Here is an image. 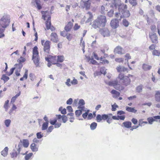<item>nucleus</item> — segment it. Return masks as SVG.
I'll return each mask as SVG.
<instances>
[{
  "label": "nucleus",
  "mask_w": 160,
  "mask_h": 160,
  "mask_svg": "<svg viewBox=\"0 0 160 160\" xmlns=\"http://www.w3.org/2000/svg\"><path fill=\"white\" fill-rule=\"evenodd\" d=\"M88 61H90V63L93 64H97V62L95 61V60H94L93 59V58H88Z\"/></svg>",
  "instance_id": "79ce46f5"
},
{
  "label": "nucleus",
  "mask_w": 160,
  "mask_h": 160,
  "mask_svg": "<svg viewBox=\"0 0 160 160\" xmlns=\"http://www.w3.org/2000/svg\"><path fill=\"white\" fill-rule=\"evenodd\" d=\"M80 28V26L78 25L77 24H76L73 27V29L74 30H77Z\"/></svg>",
  "instance_id": "338daca9"
},
{
  "label": "nucleus",
  "mask_w": 160,
  "mask_h": 160,
  "mask_svg": "<svg viewBox=\"0 0 160 160\" xmlns=\"http://www.w3.org/2000/svg\"><path fill=\"white\" fill-rule=\"evenodd\" d=\"M152 54L153 56L159 57L160 56V51L159 50L154 49L152 51Z\"/></svg>",
  "instance_id": "7c9ffc66"
},
{
  "label": "nucleus",
  "mask_w": 160,
  "mask_h": 160,
  "mask_svg": "<svg viewBox=\"0 0 160 160\" xmlns=\"http://www.w3.org/2000/svg\"><path fill=\"white\" fill-rule=\"evenodd\" d=\"M112 110L114 111L116 110V108L118 107V106L115 103L113 105H112Z\"/></svg>",
  "instance_id": "5fc2aeb1"
},
{
  "label": "nucleus",
  "mask_w": 160,
  "mask_h": 160,
  "mask_svg": "<svg viewBox=\"0 0 160 160\" xmlns=\"http://www.w3.org/2000/svg\"><path fill=\"white\" fill-rule=\"evenodd\" d=\"M149 36L152 43L156 44L158 43V38L155 33H150Z\"/></svg>",
  "instance_id": "6e6552de"
},
{
  "label": "nucleus",
  "mask_w": 160,
  "mask_h": 160,
  "mask_svg": "<svg viewBox=\"0 0 160 160\" xmlns=\"http://www.w3.org/2000/svg\"><path fill=\"white\" fill-rule=\"evenodd\" d=\"M122 24L126 27L128 26L129 25L128 22L125 19H124L122 20Z\"/></svg>",
  "instance_id": "a18cd8bd"
},
{
  "label": "nucleus",
  "mask_w": 160,
  "mask_h": 160,
  "mask_svg": "<svg viewBox=\"0 0 160 160\" xmlns=\"http://www.w3.org/2000/svg\"><path fill=\"white\" fill-rule=\"evenodd\" d=\"M129 2L133 6H135L137 4V0H128Z\"/></svg>",
  "instance_id": "c9c22d12"
},
{
  "label": "nucleus",
  "mask_w": 160,
  "mask_h": 160,
  "mask_svg": "<svg viewBox=\"0 0 160 160\" xmlns=\"http://www.w3.org/2000/svg\"><path fill=\"white\" fill-rule=\"evenodd\" d=\"M41 132H38L37 133V137L38 138L40 139L42 137L43 135L41 134Z\"/></svg>",
  "instance_id": "052dcab7"
},
{
  "label": "nucleus",
  "mask_w": 160,
  "mask_h": 160,
  "mask_svg": "<svg viewBox=\"0 0 160 160\" xmlns=\"http://www.w3.org/2000/svg\"><path fill=\"white\" fill-rule=\"evenodd\" d=\"M81 3L83 4V6H82V7L84 8H85L86 10L89 8L90 6V3L89 0H81Z\"/></svg>",
  "instance_id": "9d476101"
},
{
  "label": "nucleus",
  "mask_w": 160,
  "mask_h": 160,
  "mask_svg": "<svg viewBox=\"0 0 160 160\" xmlns=\"http://www.w3.org/2000/svg\"><path fill=\"white\" fill-rule=\"evenodd\" d=\"M87 15L88 16V20L86 21V22H89L91 21V19L93 17V16L92 13L89 12H88L87 13Z\"/></svg>",
  "instance_id": "cd10ccee"
},
{
  "label": "nucleus",
  "mask_w": 160,
  "mask_h": 160,
  "mask_svg": "<svg viewBox=\"0 0 160 160\" xmlns=\"http://www.w3.org/2000/svg\"><path fill=\"white\" fill-rule=\"evenodd\" d=\"M107 6L106 5H105V6H102L101 7V11L102 13H104L106 11H107Z\"/></svg>",
  "instance_id": "c03bdc74"
},
{
  "label": "nucleus",
  "mask_w": 160,
  "mask_h": 160,
  "mask_svg": "<svg viewBox=\"0 0 160 160\" xmlns=\"http://www.w3.org/2000/svg\"><path fill=\"white\" fill-rule=\"evenodd\" d=\"M123 59L122 58H117L115 59V60L116 62H122L123 61Z\"/></svg>",
  "instance_id": "e2e57ef3"
},
{
  "label": "nucleus",
  "mask_w": 160,
  "mask_h": 160,
  "mask_svg": "<svg viewBox=\"0 0 160 160\" xmlns=\"http://www.w3.org/2000/svg\"><path fill=\"white\" fill-rule=\"evenodd\" d=\"M118 78L122 81V84L124 85L127 86L129 85L130 83L131 80L129 78V77L124 76L122 73H120Z\"/></svg>",
  "instance_id": "20e7f679"
},
{
  "label": "nucleus",
  "mask_w": 160,
  "mask_h": 160,
  "mask_svg": "<svg viewBox=\"0 0 160 160\" xmlns=\"http://www.w3.org/2000/svg\"><path fill=\"white\" fill-rule=\"evenodd\" d=\"M21 94V92H20L18 93L15 96L13 97L11 99V102H14L15 101L16 99V98L19 96Z\"/></svg>",
  "instance_id": "4c0bfd02"
},
{
  "label": "nucleus",
  "mask_w": 160,
  "mask_h": 160,
  "mask_svg": "<svg viewBox=\"0 0 160 160\" xmlns=\"http://www.w3.org/2000/svg\"><path fill=\"white\" fill-rule=\"evenodd\" d=\"M157 28L158 31V33L160 36V22H158Z\"/></svg>",
  "instance_id": "0e129e2a"
},
{
  "label": "nucleus",
  "mask_w": 160,
  "mask_h": 160,
  "mask_svg": "<svg viewBox=\"0 0 160 160\" xmlns=\"http://www.w3.org/2000/svg\"><path fill=\"white\" fill-rule=\"evenodd\" d=\"M155 99L157 101L160 102V92L157 91L155 95Z\"/></svg>",
  "instance_id": "2f4dec72"
},
{
  "label": "nucleus",
  "mask_w": 160,
  "mask_h": 160,
  "mask_svg": "<svg viewBox=\"0 0 160 160\" xmlns=\"http://www.w3.org/2000/svg\"><path fill=\"white\" fill-rule=\"evenodd\" d=\"M102 120H105L108 119L109 118V116L108 115L106 114H102Z\"/></svg>",
  "instance_id": "6e6d98bb"
},
{
  "label": "nucleus",
  "mask_w": 160,
  "mask_h": 160,
  "mask_svg": "<svg viewBox=\"0 0 160 160\" xmlns=\"http://www.w3.org/2000/svg\"><path fill=\"white\" fill-rule=\"evenodd\" d=\"M50 40L53 42L57 43L58 41V36L56 33L52 32L50 35Z\"/></svg>",
  "instance_id": "f8f14e48"
},
{
  "label": "nucleus",
  "mask_w": 160,
  "mask_h": 160,
  "mask_svg": "<svg viewBox=\"0 0 160 160\" xmlns=\"http://www.w3.org/2000/svg\"><path fill=\"white\" fill-rule=\"evenodd\" d=\"M10 22V18L9 15L4 14L0 19V25L3 28H6Z\"/></svg>",
  "instance_id": "f03ea898"
},
{
  "label": "nucleus",
  "mask_w": 160,
  "mask_h": 160,
  "mask_svg": "<svg viewBox=\"0 0 160 160\" xmlns=\"http://www.w3.org/2000/svg\"><path fill=\"white\" fill-rule=\"evenodd\" d=\"M39 56L32 57V59L33 60V62L36 66H37L39 64Z\"/></svg>",
  "instance_id": "a211bd4d"
},
{
  "label": "nucleus",
  "mask_w": 160,
  "mask_h": 160,
  "mask_svg": "<svg viewBox=\"0 0 160 160\" xmlns=\"http://www.w3.org/2000/svg\"><path fill=\"white\" fill-rule=\"evenodd\" d=\"M142 85H140L139 86H138L136 88L137 92H141L142 91Z\"/></svg>",
  "instance_id": "ea45409f"
},
{
  "label": "nucleus",
  "mask_w": 160,
  "mask_h": 160,
  "mask_svg": "<svg viewBox=\"0 0 160 160\" xmlns=\"http://www.w3.org/2000/svg\"><path fill=\"white\" fill-rule=\"evenodd\" d=\"M122 47L119 46H117L114 49V52L115 53H118V54H122Z\"/></svg>",
  "instance_id": "f3484780"
},
{
  "label": "nucleus",
  "mask_w": 160,
  "mask_h": 160,
  "mask_svg": "<svg viewBox=\"0 0 160 160\" xmlns=\"http://www.w3.org/2000/svg\"><path fill=\"white\" fill-rule=\"evenodd\" d=\"M58 62H62L64 59L63 56H58Z\"/></svg>",
  "instance_id": "58836bf2"
},
{
  "label": "nucleus",
  "mask_w": 160,
  "mask_h": 160,
  "mask_svg": "<svg viewBox=\"0 0 160 160\" xmlns=\"http://www.w3.org/2000/svg\"><path fill=\"white\" fill-rule=\"evenodd\" d=\"M2 79L5 82H7L9 79V78L6 75H3L2 77Z\"/></svg>",
  "instance_id": "09e8293b"
},
{
  "label": "nucleus",
  "mask_w": 160,
  "mask_h": 160,
  "mask_svg": "<svg viewBox=\"0 0 160 160\" xmlns=\"http://www.w3.org/2000/svg\"><path fill=\"white\" fill-rule=\"evenodd\" d=\"M56 118L58 119H60L62 118V120L64 123H65L67 120V117L66 116L63 115L61 116V115H56Z\"/></svg>",
  "instance_id": "dca6fc26"
},
{
  "label": "nucleus",
  "mask_w": 160,
  "mask_h": 160,
  "mask_svg": "<svg viewBox=\"0 0 160 160\" xmlns=\"http://www.w3.org/2000/svg\"><path fill=\"white\" fill-rule=\"evenodd\" d=\"M99 32L104 37H108L110 36V32L106 28H104L100 30Z\"/></svg>",
  "instance_id": "9b49d317"
},
{
  "label": "nucleus",
  "mask_w": 160,
  "mask_h": 160,
  "mask_svg": "<svg viewBox=\"0 0 160 160\" xmlns=\"http://www.w3.org/2000/svg\"><path fill=\"white\" fill-rule=\"evenodd\" d=\"M31 148L32 152H37L38 151V148L34 143H32L30 146Z\"/></svg>",
  "instance_id": "4be33fe9"
},
{
  "label": "nucleus",
  "mask_w": 160,
  "mask_h": 160,
  "mask_svg": "<svg viewBox=\"0 0 160 160\" xmlns=\"http://www.w3.org/2000/svg\"><path fill=\"white\" fill-rule=\"evenodd\" d=\"M115 17L117 18V19L119 21L121 20V18H122V13L120 12L119 11L118 12H116L115 13Z\"/></svg>",
  "instance_id": "393cba45"
},
{
  "label": "nucleus",
  "mask_w": 160,
  "mask_h": 160,
  "mask_svg": "<svg viewBox=\"0 0 160 160\" xmlns=\"http://www.w3.org/2000/svg\"><path fill=\"white\" fill-rule=\"evenodd\" d=\"M116 81L117 80H115L112 81H110L108 83V85L110 86H113L114 87L115 83H116Z\"/></svg>",
  "instance_id": "8fccbe9b"
},
{
  "label": "nucleus",
  "mask_w": 160,
  "mask_h": 160,
  "mask_svg": "<svg viewBox=\"0 0 160 160\" xmlns=\"http://www.w3.org/2000/svg\"><path fill=\"white\" fill-rule=\"evenodd\" d=\"M106 21V18L105 16H100L93 22L92 26L94 28L104 27L105 25Z\"/></svg>",
  "instance_id": "f257e3e1"
},
{
  "label": "nucleus",
  "mask_w": 160,
  "mask_h": 160,
  "mask_svg": "<svg viewBox=\"0 0 160 160\" xmlns=\"http://www.w3.org/2000/svg\"><path fill=\"white\" fill-rule=\"evenodd\" d=\"M100 72L101 74H103L104 75H105L106 72L105 70V69L104 68H101L100 70Z\"/></svg>",
  "instance_id": "864d4df0"
},
{
  "label": "nucleus",
  "mask_w": 160,
  "mask_h": 160,
  "mask_svg": "<svg viewBox=\"0 0 160 160\" xmlns=\"http://www.w3.org/2000/svg\"><path fill=\"white\" fill-rule=\"evenodd\" d=\"M42 14H43L42 17L44 20H46L47 18H48V17L49 16L50 17V15L49 14V12L48 11L44 12H42Z\"/></svg>",
  "instance_id": "a878e982"
},
{
  "label": "nucleus",
  "mask_w": 160,
  "mask_h": 160,
  "mask_svg": "<svg viewBox=\"0 0 160 160\" xmlns=\"http://www.w3.org/2000/svg\"><path fill=\"white\" fill-rule=\"evenodd\" d=\"M120 12L122 13L123 18H128L130 15L129 11L127 10V6L126 5H121L118 8Z\"/></svg>",
  "instance_id": "7ed1b4c3"
},
{
  "label": "nucleus",
  "mask_w": 160,
  "mask_h": 160,
  "mask_svg": "<svg viewBox=\"0 0 160 160\" xmlns=\"http://www.w3.org/2000/svg\"><path fill=\"white\" fill-rule=\"evenodd\" d=\"M85 104V102L84 100L82 99H81L79 100L78 102V106H84V105Z\"/></svg>",
  "instance_id": "37998d69"
},
{
  "label": "nucleus",
  "mask_w": 160,
  "mask_h": 160,
  "mask_svg": "<svg viewBox=\"0 0 160 160\" xmlns=\"http://www.w3.org/2000/svg\"><path fill=\"white\" fill-rule=\"evenodd\" d=\"M71 83L73 85H75L78 83V81L74 78L73 80L71 82Z\"/></svg>",
  "instance_id": "603ef678"
},
{
  "label": "nucleus",
  "mask_w": 160,
  "mask_h": 160,
  "mask_svg": "<svg viewBox=\"0 0 160 160\" xmlns=\"http://www.w3.org/2000/svg\"><path fill=\"white\" fill-rule=\"evenodd\" d=\"M126 110L128 112L133 113H136L137 111L134 108H131L129 107H126Z\"/></svg>",
  "instance_id": "bb28decb"
},
{
  "label": "nucleus",
  "mask_w": 160,
  "mask_h": 160,
  "mask_svg": "<svg viewBox=\"0 0 160 160\" xmlns=\"http://www.w3.org/2000/svg\"><path fill=\"white\" fill-rule=\"evenodd\" d=\"M15 69V68H12L10 69V72L8 74V75L10 76L11 75L13 72L14 71Z\"/></svg>",
  "instance_id": "69168bd1"
},
{
  "label": "nucleus",
  "mask_w": 160,
  "mask_h": 160,
  "mask_svg": "<svg viewBox=\"0 0 160 160\" xmlns=\"http://www.w3.org/2000/svg\"><path fill=\"white\" fill-rule=\"evenodd\" d=\"M22 142V145L24 148H27L29 145V141L28 139H23L22 140H20V142Z\"/></svg>",
  "instance_id": "4468645a"
},
{
  "label": "nucleus",
  "mask_w": 160,
  "mask_h": 160,
  "mask_svg": "<svg viewBox=\"0 0 160 160\" xmlns=\"http://www.w3.org/2000/svg\"><path fill=\"white\" fill-rule=\"evenodd\" d=\"M110 25L112 28H116L119 26V20L116 19H112L111 21Z\"/></svg>",
  "instance_id": "1a4fd4ad"
},
{
  "label": "nucleus",
  "mask_w": 160,
  "mask_h": 160,
  "mask_svg": "<svg viewBox=\"0 0 160 160\" xmlns=\"http://www.w3.org/2000/svg\"><path fill=\"white\" fill-rule=\"evenodd\" d=\"M111 93L113 95L112 97L114 98H116L120 95V93L115 90H112L111 91Z\"/></svg>",
  "instance_id": "aec40b11"
},
{
  "label": "nucleus",
  "mask_w": 160,
  "mask_h": 160,
  "mask_svg": "<svg viewBox=\"0 0 160 160\" xmlns=\"http://www.w3.org/2000/svg\"><path fill=\"white\" fill-rule=\"evenodd\" d=\"M65 30L61 32L60 35L61 36L64 37H66V38L69 40L70 33V22L68 23L67 25L64 28Z\"/></svg>",
  "instance_id": "39448f33"
},
{
  "label": "nucleus",
  "mask_w": 160,
  "mask_h": 160,
  "mask_svg": "<svg viewBox=\"0 0 160 160\" xmlns=\"http://www.w3.org/2000/svg\"><path fill=\"white\" fill-rule=\"evenodd\" d=\"M78 108L82 112V111L86 112L88 110L87 108H85L84 106H78Z\"/></svg>",
  "instance_id": "e433bc0d"
},
{
  "label": "nucleus",
  "mask_w": 160,
  "mask_h": 160,
  "mask_svg": "<svg viewBox=\"0 0 160 160\" xmlns=\"http://www.w3.org/2000/svg\"><path fill=\"white\" fill-rule=\"evenodd\" d=\"M156 45L154 44H151L149 47V48L150 50H154L155 48Z\"/></svg>",
  "instance_id": "13d9d810"
},
{
  "label": "nucleus",
  "mask_w": 160,
  "mask_h": 160,
  "mask_svg": "<svg viewBox=\"0 0 160 160\" xmlns=\"http://www.w3.org/2000/svg\"><path fill=\"white\" fill-rule=\"evenodd\" d=\"M11 123V120L9 119H6L4 121V123L7 127H9Z\"/></svg>",
  "instance_id": "f704fd0d"
},
{
  "label": "nucleus",
  "mask_w": 160,
  "mask_h": 160,
  "mask_svg": "<svg viewBox=\"0 0 160 160\" xmlns=\"http://www.w3.org/2000/svg\"><path fill=\"white\" fill-rule=\"evenodd\" d=\"M152 68V66L147 64H143L142 66L143 69L145 71L150 70Z\"/></svg>",
  "instance_id": "c85d7f7f"
},
{
  "label": "nucleus",
  "mask_w": 160,
  "mask_h": 160,
  "mask_svg": "<svg viewBox=\"0 0 160 160\" xmlns=\"http://www.w3.org/2000/svg\"><path fill=\"white\" fill-rule=\"evenodd\" d=\"M97 124L95 122H93L90 125V128L92 130H94L97 126Z\"/></svg>",
  "instance_id": "473e14b6"
},
{
  "label": "nucleus",
  "mask_w": 160,
  "mask_h": 160,
  "mask_svg": "<svg viewBox=\"0 0 160 160\" xmlns=\"http://www.w3.org/2000/svg\"><path fill=\"white\" fill-rule=\"evenodd\" d=\"M53 126H51L49 127L47 130V132H51L53 130Z\"/></svg>",
  "instance_id": "774afa93"
},
{
  "label": "nucleus",
  "mask_w": 160,
  "mask_h": 160,
  "mask_svg": "<svg viewBox=\"0 0 160 160\" xmlns=\"http://www.w3.org/2000/svg\"><path fill=\"white\" fill-rule=\"evenodd\" d=\"M86 112H86L85 113H83L82 115V117L84 119H85L87 118L88 115V113L89 112V110H88Z\"/></svg>",
  "instance_id": "bf43d9fd"
},
{
  "label": "nucleus",
  "mask_w": 160,
  "mask_h": 160,
  "mask_svg": "<svg viewBox=\"0 0 160 160\" xmlns=\"http://www.w3.org/2000/svg\"><path fill=\"white\" fill-rule=\"evenodd\" d=\"M113 10L111 9L108 12V15L110 17H112L113 16Z\"/></svg>",
  "instance_id": "de8ad7c7"
},
{
  "label": "nucleus",
  "mask_w": 160,
  "mask_h": 160,
  "mask_svg": "<svg viewBox=\"0 0 160 160\" xmlns=\"http://www.w3.org/2000/svg\"><path fill=\"white\" fill-rule=\"evenodd\" d=\"M75 113L76 115L78 117L80 116L82 112H81V111H80V110L79 109L76 110Z\"/></svg>",
  "instance_id": "4d7b16f0"
},
{
  "label": "nucleus",
  "mask_w": 160,
  "mask_h": 160,
  "mask_svg": "<svg viewBox=\"0 0 160 160\" xmlns=\"http://www.w3.org/2000/svg\"><path fill=\"white\" fill-rule=\"evenodd\" d=\"M28 74V70L27 69H25V71L24 73V74L23 75V77L25 79H26L27 78Z\"/></svg>",
  "instance_id": "680f3d73"
},
{
  "label": "nucleus",
  "mask_w": 160,
  "mask_h": 160,
  "mask_svg": "<svg viewBox=\"0 0 160 160\" xmlns=\"http://www.w3.org/2000/svg\"><path fill=\"white\" fill-rule=\"evenodd\" d=\"M48 126V122H44L42 125V130H46Z\"/></svg>",
  "instance_id": "72a5a7b5"
},
{
  "label": "nucleus",
  "mask_w": 160,
  "mask_h": 160,
  "mask_svg": "<svg viewBox=\"0 0 160 160\" xmlns=\"http://www.w3.org/2000/svg\"><path fill=\"white\" fill-rule=\"evenodd\" d=\"M41 42L42 46L43 47L44 51L47 53H49L51 45L50 42L48 40H47L45 42L44 40H42Z\"/></svg>",
  "instance_id": "423d86ee"
},
{
  "label": "nucleus",
  "mask_w": 160,
  "mask_h": 160,
  "mask_svg": "<svg viewBox=\"0 0 160 160\" xmlns=\"http://www.w3.org/2000/svg\"><path fill=\"white\" fill-rule=\"evenodd\" d=\"M114 88L116 89L119 90H122L124 89L123 87L119 84L117 80L116 81Z\"/></svg>",
  "instance_id": "2eb2a0df"
},
{
  "label": "nucleus",
  "mask_w": 160,
  "mask_h": 160,
  "mask_svg": "<svg viewBox=\"0 0 160 160\" xmlns=\"http://www.w3.org/2000/svg\"><path fill=\"white\" fill-rule=\"evenodd\" d=\"M18 152H17L15 149H13L12 152L10 153L11 157L13 159H15L17 157H19Z\"/></svg>",
  "instance_id": "ddd939ff"
},
{
  "label": "nucleus",
  "mask_w": 160,
  "mask_h": 160,
  "mask_svg": "<svg viewBox=\"0 0 160 160\" xmlns=\"http://www.w3.org/2000/svg\"><path fill=\"white\" fill-rule=\"evenodd\" d=\"M122 124L127 128H130L132 125L131 122H125L123 123Z\"/></svg>",
  "instance_id": "c756f323"
},
{
  "label": "nucleus",
  "mask_w": 160,
  "mask_h": 160,
  "mask_svg": "<svg viewBox=\"0 0 160 160\" xmlns=\"http://www.w3.org/2000/svg\"><path fill=\"white\" fill-rule=\"evenodd\" d=\"M38 56V47L36 46H35L33 48L32 57Z\"/></svg>",
  "instance_id": "5701e85b"
},
{
  "label": "nucleus",
  "mask_w": 160,
  "mask_h": 160,
  "mask_svg": "<svg viewBox=\"0 0 160 160\" xmlns=\"http://www.w3.org/2000/svg\"><path fill=\"white\" fill-rule=\"evenodd\" d=\"M32 155V153H30L26 155L25 157V160H28Z\"/></svg>",
  "instance_id": "49530a36"
},
{
  "label": "nucleus",
  "mask_w": 160,
  "mask_h": 160,
  "mask_svg": "<svg viewBox=\"0 0 160 160\" xmlns=\"http://www.w3.org/2000/svg\"><path fill=\"white\" fill-rule=\"evenodd\" d=\"M116 69L119 72H125L128 70L127 68H125L123 67H121L120 66L117 67Z\"/></svg>",
  "instance_id": "412c9836"
},
{
  "label": "nucleus",
  "mask_w": 160,
  "mask_h": 160,
  "mask_svg": "<svg viewBox=\"0 0 160 160\" xmlns=\"http://www.w3.org/2000/svg\"><path fill=\"white\" fill-rule=\"evenodd\" d=\"M46 24L47 29L48 30V28L51 26V17L49 16L48 17V19H47L46 22Z\"/></svg>",
  "instance_id": "b1692460"
},
{
  "label": "nucleus",
  "mask_w": 160,
  "mask_h": 160,
  "mask_svg": "<svg viewBox=\"0 0 160 160\" xmlns=\"http://www.w3.org/2000/svg\"><path fill=\"white\" fill-rule=\"evenodd\" d=\"M25 148H24L22 146V142H19L18 143V148H16L18 152L19 153L23 155H24L26 154L28 152V151H26L24 153L23 152V151L25 150Z\"/></svg>",
  "instance_id": "0eeeda50"
},
{
  "label": "nucleus",
  "mask_w": 160,
  "mask_h": 160,
  "mask_svg": "<svg viewBox=\"0 0 160 160\" xmlns=\"http://www.w3.org/2000/svg\"><path fill=\"white\" fill-rule=\"evenodd\" d=\"M148 120L149 123L150 124H151L152 123V122L154 121L155 120V119H154L152 117L148 118Z\"/></svg>",
  "instance_id": "3c124183"
},
{
  "label": "nucleus",
  "mask_w": 160,
  "mask_h": 160,
  "mask_svg": "<svg viewBox=\"0 0 160 160\" xmlns=\"http://www.w3.org/2000/svg\"><path fill=\"white\" fill-rule=\"evenodd\" d=\"M8 147H5L1 152V155L4 157H6L8 154Z\"/></svg>",
  "instance_id": "6ab92c4d"
},
{
  "label": "nucleus",
  "mask_w": 160,
  "mask_h": 160,
  "mask_svg": "<svg viewBox=\"0 0 160 160\" xmlns=\"http://www.w3.org/2000/svg\"><path fill=\"white\" fill-rule=\"evenodd\" d=\"M96 120L98 122H100L102 120V116L100 114L97 115L96 117Z\"/></svg>",
  "instance_id": "a19ab883"
}]
</instances>
